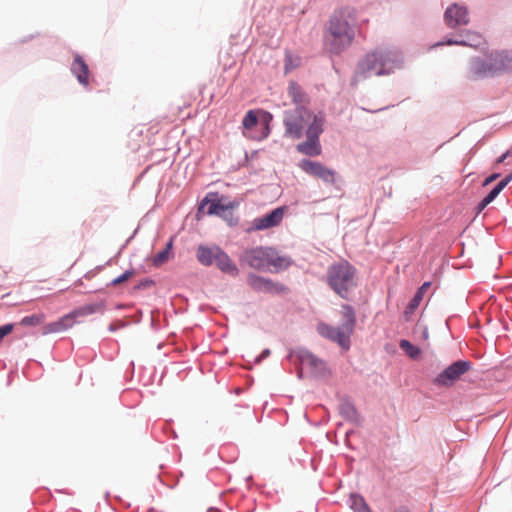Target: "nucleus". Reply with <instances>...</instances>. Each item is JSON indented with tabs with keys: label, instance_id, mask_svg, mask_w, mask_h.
<instances>
[{
	"label": "nucleus",
	"instance_id": "obj_1",
	"mask_svg": "<svg viewBox=\"0 0 512 512\" xmlns=\"http://www.w3.org/2000/svg\"><path fill=\"white\" fill-rule=\"evenodd\" d=\"M356 10L341 8L333 13L324 35L325 48L332 54L346 50L355 38Z\"/></svg>",
	"mask_w": 512,
	"mask_h": 512
},
{
	"label": "nucleus",
	"instance_id": "obj_2",
	"mask_svg": "<svg viewBox=\"0 0 512 512\" xmlns=\"http://www.w3.org/2000/svg\"><path fill=\"white\" fill-rule=\"evenodd\" d=\"M401 55L398 51L388 48H378L365 55L356 67L357 78H368L390 74L400 65Z\"/></svg>",
	"mask_w": 512,
	"mask_h": 512
},
{
	"label": "nucleus",
	"instance_id": "obj_3",
	"mask_svg": "<svg viewBox=\"0 0 512 512\" xmlns=\"http://www.w3.org/2000/svg\"><path fill=\"white\" fill-rule=\"evenodd\" d=\"M240 261L257 270H270L273 268L275 271H278L287 268L290 264L274 248L263 246L244 250Z\"/></svg>",
	"mask_w": 512,
	"mask_h": 512
},
{
	"label": "nucleus",
	"instance_id": "obj_4",
	"mask_svg": "<svg viewBox=\"0 0 512 512\" xmlns=\"http://www.w3.org/2000/svg\"><path fill=\"white\" fill-rule=\"evenodd\" d=\"M327 282L340 297L347 298L350 289L356 286V270L347 261L334 263L327 270Z\"/></svg>",
	"mask_w": 512,
	"mask_h": 512
},
{
	"label": "nucleus",
	"instance_id": "obj_5",
	"mask_svg": "<svg viewBox=\"0 0 512 512\" xmlns=\"http://www.w3.org/2000/svg\"><path fill=\"white\" fill-rule=\"evenodd\" d=\"M316 121H323L321 117L314 115L308 108H295L294 110H287L284 113V126L285 134L294 138L300 139L303 136L305 127H309L310 123Z\"/></svg>",
	"mask_w": 512,
	"mask_h": 512
},
{
	"label": "nucleus",
	"instance_id": "obj_6",
	"mask_svg": "<svg viewBox=\"0 0 512 512\" xmlns=\"http://www.w3.org/2000/svg\"><path fill=\"white\" fill-rule=\"evenodd\" d=\"M511 65L504 63V57L501 54H496L487 60L474 58L471 60L467 77L470 80H478L488 76H492L502 69L511 68Z\"/></svg>",
	"mask_w": 512,
	"mask_h": 512
},
{
	"label": "nucleus",
	"instance_id": "obj_7",
	"mask_svg": "<svg viewBox=\"0 0 512 512\" xmlns=\"http://www.w3.org/2000/svg\"><path fill=\"white\" fill-rule=\"evenodd\" d=\"M323 132V121H316L310 123L306 129L307 140L299 143L296 149L301 154L307 156H319L322 152L321 145L319 142V136Z\"/></svg>",
	"mask_w": 512,
	"mask_h": 512
},
{
	"label": "nucleus",
	"instance_id": "obj_8",
	"mask_svg": "<svg viewBox=\"0 0 512 512\" xmlns=\"http://www.w3.org/2000/svg\"><path fill=\"white\" fill-rule=\"evenodd\" d=\"M471 369L469 361L459 360L448 366L434 380L439 386H452L460 377Z\"/></svg>",
	"mask_w": 512,
	"mask_h": 512
},
{
	"label": "nucleus",
	"instance_id": "obj_9",
	"mask_svg": "<svg viewBox=\"0 0 512 512\" xmlns=\"http://www.w3.org/2000/svg\"><path fill=\"white\" fill-rule=\"evenodd\" d=\"M298 166L303 172L316 177L325 183H335L336 172L324 166L320 162L303 159L299 162Z\"/></svg>",
	"mask_w": 512,
	"mask_h": 512
},
{
	"label": "nucleus",
	"instance_id": "obj_10",
	"mask_svg": "<svg viewBox=\"0 0 512 512\" xmlns=\"http://www.w3.org/2000/svg\"><path fill=\"white\" fill-rule=\"evenodd\" d=\"M318 331L322 336L338 343L342 348L346 350L349 348L350 336L353 331H348V328L343 324L341 327H332L327 324H320L318 326Z\"/></svg>",
	"mask_w": 512,
	"mask_h": 512
},
{
	"label": "nucleus",
	"instance_id": "obj_11",
	"mask_svg": "<svg viewBox=\"0 0 512 512\" xmlns=\"http://www.w3.org/2000/svg\"><path fill=\"white\" fill-rule=\"evenodd\" d=\"M285 210V207H278L266 215L255 218L251 229L260 231L278 226L283 220Z\"/></svg>",
	"mask_w": 512,
	"mask_h": 512
},
{
	"label": "nucleus",
	"instance_id": "obj_12",
	"mask_svg": "<svg viewBox=\"0 0 512 512\" xmlns=\"http://www.w3.org/2000/svg\"><path fill=\"white\" fill-rule=\"evenodd\" d=\"M205 207H207V214L226 218L227 215H232L235 204L232 202L224 203L220 199L205 197L199 207V211Z\"/></svg>",
	"mask_w": 512,
	"mask_h": 512
},
{
	"label": "nucleus",
	"instance_id": "obj_13",
	"mask_svg": "<svg viewBox=\"0 0 512 512\" xmlns=\"http://www.w3.org/2000/svg\"><path fill=\"white\" fill-rule=\"evenodd\" d=\"M444 18L446 24L451 28H455L459 25H465L469 21L468 12L466 8L459 6L457 4H454L447 8L444 14Z\"/></svg>",
	"mask_w": 512,
	"mask_h": 512
},
{
	"label": "nucleus",
	"instance_id": "obj_14",
	"mask_svg": "<svg viewBox=\"0 0 512 512\" xmlns=\"http://www.w3.org/2000/svg\"><path fill=\"white\" fill-rule=\"evenodd\" d=\"M248 284L257 291L261 292H282L284 291V286L278 283H274L269 279L251 274L248 276Z\"/></svg>",
	"mask_w": 512,
	"mask_h": 512
},
{
	"label": "nucleus",
	"instance_id": "obj_15",
	"mask_svg": "<svg viewBox=\"0 0 512 512\" xmlns=\"http://www.w3.org/2000/svg\"><path fill=\"white\" fill-rule=\"evenodd\" d=\"M221 251V248L218 246L215 247H207L204 245H200L196 250L197 260L204 266H211L215 264L218 253Z\"/></svg>",
	"mask_w": 512,
	"mask_h": 512
},
{
	"label": "nucleus",
	"instance_id": "obj_16",
	"mask_svg": "<svg viewBox=\"0 0 512 512\" xmlns=\"http://www.w3.org/2000/svg\"><path fill=\"white\" fill-rule=\"evenodd\" d=\"M215 265L217 268L232 277H236L239 274V269L236 264L231 260L227 253H225L222 249L218 253V256L215 261Z\"/></svg>",
	"mask_w": 512,
	"mask_h": 512
},
{
	"label": "nucleus",
	"instance_id": "obj_17",
	"mask_svg": "<svg viewBox=\"0 0 512 512\" xmlns=\"http://www.w3.org/2000/svg\"><path fill=\"white\" fill-rule=\"evenodd\" d=\"M299 359L302 367L309 368L313 374H320L325 370L324 362L310 352H302Z\"/></svg>",
	"mask_w": 512,
	"mask_h": 512
},
{
	"label": "nucleus",
	"instance_id": "obj_18",
	"mask_svg": "<svg viewBox=\"0 0 512 512\" xmlns=\"http://www.w3.org/2000/svg\"><path fill=\"white\" fill-rule=\"evenodd\" d=\"M74 325V320L70 313L64 315L60 319L51 322L43 327V334H52V333H60Z\"/></svg>",
	"mask_w": 512,
	"mask_h": 512
},
{
	"label": "nucleus",
	"instance_id": "obj_19",
	"mask_svg": "<svg viewBox=\"0 0 512 512\" xmlns=\"http://www.w3.org/2000/svg\"><path fill=\"white\" fill-rule=\"evenodd\" d=\"M288 95L292 100V103L296 106L295 108L306 107L309 104V98L303 91L300 85L296 82H290L288 86Z\"/></svg>",
	"mask_w": 512,
	"mask_h": 512
},
{
	"label": "nucleus",
	"instance_id": "obj_20",
	"mask_svg": "<svg viewBox=\"0 0 512 512\" xmlns=\"http://www.w3.org/2000/svg\"><path fill=\"white\" fill-rule=\"evenodd\" d=\"M71 70L82 85L87 86L89 84V69L81 56H75Z\"/></svg>",
	"mask_w": 512,
	"mask_h": 512
},
{
	"label": "nucleus",
	"instance_id": "obj_21",
	"mask_svg": "<svg viewBox=\"0 0 512 512\" xmlns=\"http://www.w3.org/2000/svg\"><path fill=\"white\" fill-rule=\"evenodd\" d=\"M103 308H104V305L102 303H93V304H88V305L79 307V308L73 310L72 312H70V314H71L73 320L75 321V319L78 317H85V316L92 315L97 312H101L103 310Z\"/></svg>",
	"mask_w": 512,
	"mask_h": 512
},
{
	"label": "nucleus",
	"instance_id": "obj_22",
	"mask_svg": "<svg viewBox=\"0 0 512 512\" xmlns=\"http://www.w3.org/2000/svg\"><path fill=\"white\" fill-rule=\"evenodd\" d=\"M341 313L343 315V325L348 328V331H354L356 318L354 309L350 305H343Z\"/></svg>",
	"mask_w": 512,
	"mask_h": 512
},
{
	"label": "nucleus",
	"instance_id": "obj_23",
	"mask_svg": "<svg viewBox=\"0 0 512 512\" xmlns=\"http://www.w3.org/2000/svg\"><path fill=\"white\" fill-rule=\"evenodd\" d=\"M482 43V37L478 34H469L467 37V40H449L447 41V44L452 45H465V46H471V47H477Z\"/></svg>",
	"mask_w": 512,
	"mask_h": 512
},
{
	"label": "nucleus",
	"instance_id": "obj_24",
	"mask_svg": "<svg viewBox=\"0 0 512 512\" xmlns=\"http://www.w3.org/2000/svg\"><path fill=\"white\" fill-rule=\"evenodd\" d=\"M173 247V241L170 240L167 244L164 250L158 252L154 258H153V264L155 266H161L165 262H167L170 258V252Z\"/></svg>",
	"mask_w": 512,
	"mask_h": 512
},
{
	"label": "nucleus",
	"instance_id": "obj_25",
	"mask_svg": "<svg viewBox=\"0 0 512 512\" xmlns=\"http://www.w3.org/2000/svg\"><path fill=\"white\" fill-rule=\"evenodd\" d=\"M45 314L38 313L30 316H26L21 319L20 325L22 326H39L45 322Z\"/></svg>",
	"mask_w": 512,
	"mask_h": 512
},
{
	"label": "nucleus",
	"instance_id": "obj_26",
	"mask_svg": "<svg viewBox=\"0 0 512 512\" xmlns=\"http://www.w3.org/2000/svg\"><path fill=\"white\" fill-rule=\"evenodd\" d=\"M399 346L412 359L418 358L421 353V350L408 340H401Z\"/></svg>",
	"mask_w": 512,
	"mask_h": 512
},
{
	"label": "nucleus",
	"instance_id": "obj_27",
	"mask_svg": "<svg viewBox=\"0 0 512 512\" xmlns=\"http://www.w3.org/2000/svg\"><path fill=\"white\" fill-rule=\"evenodd\" d=\"M351 508L355 512H370L369 506L366 504L365 500L361 496H352Z\"/></svg>",
	"mask_w": 512,
	"mask_h": 512
},
{
	"label": "nucleus",
	"instance_id": "obj_28",
	"mask_svg": "<svg viewBox=\"0 0 512 512\" xmlns=\"http://www.w3.org/2000/svg\"><path fill=\"white\" fill-rule=\"evenodd\" d=\"M258 123V117L255 111L250 110L246 113L242 125L245 129L250 130L254 128Z\"/></svg>",
	"mask_w": 512,
	"mask_h": 512
},
{
	"label": "nucleus",
	"instance_id": "obj_29",
	"mask_svg": "<svg viewBox=\"0 0 512 512\" xmlns=\"http://www.w3.org/2000/svg\"><path fill=\"white\" fill-rule=\"evenodd\" d=\"M423 294H422V291H417L414 295V297L412 298V300L410 301V303L408 304V307L407 309L410 311V312H413L416 308H418V306L420 305L422 299H423Z\"/></svg>",
	"mask_w": 512,
	"mask_h": 512
},
{
	"label": "nucleus",
	"instance_id": "obj_30",
	"mask_svg": "<svg viewBox=\"0 0 512 512\" xmlns=\"http://www.w3.org/2000/svg\"><path fill=\"white\" fill-rule=\"evenodd\" d=\"M134 274H135V272L133 270L126 271L119 277L113 279L111 282V285L116 286L121 283H124V282L128 281L132 276H134Z\"/></svg>",
	"mask_w": 512,
	"mask_h": 512
},
{
	"label": "nucleus",
	"instance_id": "obj_31",
	"mask_svg": "<svg viewBox=\"0 0 512 512\" xmlns=\"http://www.w3.org/2000/svg\"><path fill=\"white\" fill-rule=\"evenodd\" d=\"M502 190L496 185L491 191L490 193L484 197V202L486 203H491L498 195L499 193L501 192Z\"/></svg>",
	"mask_w": 512,
	"mask_h": 512
},
{
	"label": "nucleus",
	"instance_id": "obj_32",
	"mask_svg": "<svg viewBox=\"0 0 512 512\" xmlns=\"http://www.w3.org/2000/svg\"><path fill=\"white\" fill-rule=\"evenodd\" d=\"M14 325L13 324H6L3 326H0V342L3 340L5 336L10 334L13 331Z\"/></svg>",
	"mask_w": 512,
	"mask_h": 512
},
{
	"label": "nucleus",
	"instance_id": "obj_33",
	"mask_svg": "<svg viewBox=\"0 0 512 512\" xmlns=\"http://www.w3.org/2000/svg\"><path fill=\"white\" fill-rule=\"evenodd\" d=\"M512 180V174L508 175L507 177H505L504 179H502L498 184L497 186L503 190L508 184L509 182Z\"/></svg>",
	"mask_w": 512,
	"mask_h": 512
},
{
	"label": "nucleus",
	"instance_id": "obj_34",
	"mask_svg": "<svg viewBox=\"0 0 512 512\" xmlns=\"http://www.w3.org/2000/svg\"><path fill=\"white\" fill-rule=\"evenodd\" d=\"M512 180V174L508 175L507 177H505L504 179H502L498 184L497 186L503 190L508 184L509 182Z\"/></svg>",
	"mask_w": 512,
	"mask_h": 512
},
{
	"label": "nucleus",
	"instance_id": "obj_35",
	"mask_svg": "<svg viewBox=\"0 0 512 512\" xmlns=\"http://www.w3.org/2000/svg\"><path fill=\"white\" fill-rule=\"evenodd\" d=\"M500 176V174L498 173H494L492 175H490L489 177H487L483 183L484 186H487L489 185L490 183H492L493 181H495L498 177Z\"/></svg>",
	"mask_w": 512,
	"mask_h": 512
},
{
	"label": "nucleus",
	"instance_id": "obj_36",
	"mask_svg": "<svg viewBox=\"0 0 512 512\" xmlns=\"http://www.w3.org/2000/svg\"><path fill=\"white\" fill-rule=\"evenodd\" d=\"M431 283L430 282H424L422 286L417 291H422V294L424 295L425 292L430 288Z\"/></svg>",
	"mask_w": 512,
	"mask_h": 512
},
{
	"label": "nucleus",
	"instance_id": "obj_37",
	"mask_svg": "<svg viewBox=\"0 0 512 512\" xmlns=\"http://www.w3.org/2000/svg\"><path fill=\"white\" fill-rule=\"evenodd\" d=\"M490 203L484 202V198L480 201V203L477 206L478 212H481L484 210Z\"/></svg>",
	"mask_w": 512,
	"mask_h": 512
},
{
	"label": "nucleus",
	"instance_id": "obj_38",
	"mask_svg": "<svg viewBox=\"0 0 512 512\" xmlns=\"http://www.w3.org/2000/svg\"><path fill=\"white\" fill-rule=\"evenodd\" d=\"M508 156V152L504 153L503 155H501L498 159H497V163L500 164L502 163L506 157Z\"/></svg>",
	"mask_w": 512,
	"mask_h": 512
},
{
	"label": "nucleus",
	"instance_id": "obj_39",
	"mask_svg": "<svg viewBox=\"0 0 512 512\" xmlns=\"http://www.w3.org/2000/svg\"><path fill=\"white\" fill-rule=\"evenodd\" d=\"M394 512H409L407 509H397Z\"/></svg>",
	"mask_w": 512,
	"mask_h": 512
},
{
	"label": "nucleus",
	"instance_id": "obj_40",
	"mask_svg": "<svg viewBox=\"0 0 512 512\" xmlns=\"http://www.w3.org/2000/svg\"><path fill=\"white\" fill-rule=\"evenodd\" d=\"M290 69H291V67H289L288 63H286V65H285L286 72H288Z\"/></svg>",
	"mask_w": 512,
	"mask_h": 512
},
{
	"label": "nucleus",
	"instance_id": "obj_41",
	"mask_svg": "<svg viewBox=\"0 0 512 512\" xmlns=\"http://www.w3.org/2000/svg\"><path fill=\"white\" fill-rule=\"evenodd\" d=\"M370 512H372V511H370Z\"/></svg>",
	"mask_w": 512,
	"mask_h": 512
}]
</instances>
